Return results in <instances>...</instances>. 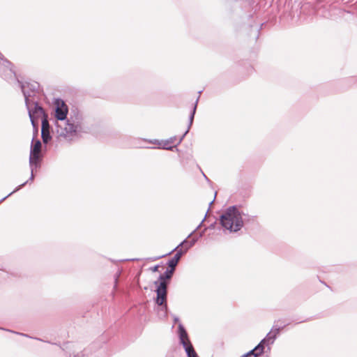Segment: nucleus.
<instances>
[{"label":"nucleus","instance_id":"1","mask_svg":"<svg viewBox=\"0 0 357 357\" xmlns=\"http://www.w3.org/2000/svg\"><path fill=\"white\" fill-rule=\"evenodd\" d=\"M220 220L222 227L231 231H237L243 226L242 217L235 207L229 208L221 216Z\"/></svg>","mask_w":357,"mask_h":357},{"label":"nucleus","instance_id":"2","mask_svg":"<svg viewBox=\"0 0 357 357\" xmlns=\"http://www.w3.org/2000/svg\"><path fill=\"white\" fill-rule=\"evenodd\" d=\"M173 268L171 270L167 271L164 275L160 276V282L157 287V298L156 303L159 305H163L166 302V296H167V282L165 281V279H170L173 272Z\"/></svg>","mask_w":357,"mask_h":357},{"label":"nucleus","instance_id":"3","mask_svg":"<svg viewBox=\"0 0 357 357\" xmlns=\"http://www.w3.org/2000/svg\"><path fill=\"white\" fill-rule=\"evenodd\" d=\"M279 333V329L275 328L273 329L266 336L265 339H264L259 344H258L254 349L249 351L247 354L243 355L242 357H257L259 354H261L264 351V344L266 342H268L271 341L273 343L275 336Z\"/></svg>","mask_w":357,"mask_h":357},{"label":"nucleus","instance_id":"4","mask_svg":"<svg viewBox=\"0 0 357 357\" xmlns=\"http://www.w3.org/2000/svg\"><path fill=\"white\" fill-rule=\"evenodd\" d=\"M192 246V244L188 243L186 241H184L182 242L179 246L176 248L177 252L174 257L169 261V266L172 268L174 269L175 266L177 265L182 254L183 251L182 249H184V252L187 251L190 247Z\"/></svg>","mask_w":357,"mask_h":357},{"label":"nucleus","instance_id":"5","mask_svg":"<svg viewBox=\"0 0 357 357\" xmlns=\"http://www.w3.org/2000/svg\"><path fill=\"white\" fill-rule=\"evenodd\" d=\"M55 117L60 121L65 120L68 112V106L60 99L55 100Z\"/></svg>","mask_w":357,"mask_h":357},{"label":"nucleus","instance_id":"6","mask_svg":"<svg viewBox=\"0 0 357 357\" xmlns=\"http://www.w3.org/2000/svg\"><path fill=\"white\" fill-rule=\"evenodd\" d=\"M29 114L33 127H36V121L37 119L40 116H44V118H46L43 109L38 105H35L34 109L33 111L29 109Z\"/></svg>","mask_w":357,"mask_h":357},{"label":"nucleus","instance_id":"7","mask_svg":"<svg viewBox=\"0 0 357 357\" xmlns=\"http://www.w3.org/2000/svg\"><path fill=\"white\" fill-rule=\"evenodd\" d=\"M41 150V143L40 141H36L34 144L32 146L30 153V164L33 165V163H36L37 160L40 158V153Z\"/></svg>","mask_w":357,"mask_h":357},{"label":"nucleus","instance_id":"8","mask_svg":"<svg viewBox=\"0 0 357 357\" xmlns=\"http://www.w3.org/2000/svg\"><path fill=\"white\" fill-rule=\"evenodd\" d=\"M42 139L44 143H47L51 139L50 133V126L47 118H43L42 121Z\"/></svg>","mask_w":357,"mask_h":357},{"label":"nucleus","instance_id":"9","mask_svg":"<svg viewBox=\"0 0 357 357\" xmlns=\"http://www.w3.org/2000/svg\"><path fill=\"white\" fill-rule=\"evenodd\" d=\"M178 334L181 343L183 345V347L190 344V342L188 339V334L184 327L181 324L178 325Z\"/></svg>","mask_w":357,"mask_h":357},{"label":"nucleus","instance_id":"10","mask_svg":"<svg viewBox=\"0 0 357 357\" xmlns=\"http://www.w3.org/2000/svg\"><path fill=\"white\" fill-rule=\"evenodd\" d=\"M184 348L188 354V357H197V355L195 351L194 350L191 344H188L187 346H185Z\"/></svg>","mask_w":357,"mask_h":357},{"label":"nucleus","instance_id":"11","mask_svg":"<svg viewBox=\"0 0 357 357\" xmlns=\"http://www.w3.org/2000/svg\"><path fill=\"white\" fill-rule=\"evenodd\" d=\"M65 130H66V134H73V133H75L77 130V126H75L74 124L73 123H68L66 128H65Z\"/></svg>","mask_w":357,"mask_h":357},{"label":"nucleus","instance_id":"12","mask_svg":"<svg viewBox=\"0 0 357 357\" xmlns=\"http://www.w3.org/2000/svg\"><path fill=\"white\" fill-rule=\"evenodd\" d=\"M1 65H3V66H6V67H8V68H10V71H13V69H12V68H11V67H12V65H11V63H10L9 61H6V60H3V61H2V62H1Z\"/></svg>","mask_w":357,"mask_h":357},{"label":"nucleus","instance_id":"13","mask_svg":"<svg viewBox=\"0 0 357 357\" xmlns=\"http://www.w3.org/2000/svg\"><path fill=\"white\" fill-rule=\"evenodd\" d=\"M195 109H196V105H195L194 108H193V110H192V112L190 115V123L192 122V120H193V118H194V114L195 113Z\"/></svg>","mask_w":357,"mask_h":357},{"label":"nucleus","instance_id":"14","mask_svg":"<svg viewBox=\"0 0 357 357\" xmlns=\"http://www.w3.org/2000/svg\"><path fill=\"white\" fill-rule=\"evenodd\" d=\"M158 267H159L158 266H155L154 267L152 268V271L153 272L157 271L158 270Z\"/></svg>","mask_w":357,"mask_h":357},{"label":"nucleus","instance_id":"15","mask_svg":"<svg viewBox=\"0 0 357 357\" xmlns=\"http://www.w3.org/2000/svg\"><path fill=\"white\" fill-rule=\"evenodd\" d=\"M24 95L25 96L26 101L27 102L28 98L25 91H24Z\"/></svg>","mask_w":357,"mask_h":357}]
</instances>
